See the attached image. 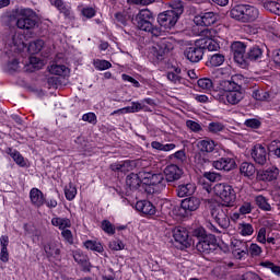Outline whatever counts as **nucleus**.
I'll list each match as a JSON object with an SVG mask.
<instances>
[{"label": "nucleus", "instance_id": "f257e3e1", "mask_svg": "<svg viewBox=\"0 0 280 280\" xmlns=\"http://www.w3.org/2000/svg\"><path fill=\"white\" fill-rule=\"evenodd\" d=\"M243 74H234L229 80L220 81V89L215 95V100L224 106H236L242 100H244V90L242 89L244 84Z\"/></svg>", "mask_w": 280, "mask_h": 280}, {"label": "nucleus", "instance_id": "f03ea898", "mask_svg": "<svg viewBox=\"0 0 280 280\" xmlns=\"http://www.w3.org/2000/svg\"><path fill=\"white\" fill-rule=\"evenodd\" d=\"M155 21L154 13L149 9H141L131 18V23L137 30L150 34L153 38H159V36H163V30L154 25Z\"/></svg>", "mask_w": 280, "mask_h": 280}, {"label": "nucleus", "instance_id": "7ed1b4c3", "mask_svg": "<svg viewBox=\"0 0 280 280\" xmlns=\"http://www.w3.org/2000/svg\"><path fill=\"white\" fill-rule=\"evenodd\" d=\"M194 245L199 253L203 255H211L215 253L220 245L218 244V238L213 234H207L205 228H197L192 231Z\"/></svg>", "mask_w": 280, "mask_h": 280}, {"label": "nucleus", "instance_id": "20e7f679", "mask_svg": "<svg viewBox=\"0 0 280 280\" xmlns=\"http://www.w3.org/2000/svg\"><path fill=\"white\" fill-rule=\"evenodd\" d=\"M170 8L158 15V23L164 30H172L178 23V19L185 12V3L182 0H175L171 2Z\"/></svg>", "mask_w": 280, "mask_h": 280}, {"label": "nucleus", "instance_id": "39448f33", "mask_svg": "<svg viewBox=\"0 0 280 280\" xmlns=\"http://www.w3.org/2000/svg\"><path fill=\"white\" fill-rule=\"evenodd\" d=\"M142 178V187L148 194H161L166 187L165 176L161 173L145 172L140 175Z\"/></svg>", "mask_w": 280, "mask_h": 280}, {"label": "nucleus", "instance_id": "423d86ee", "mask_svg": "<svg viewBox=\"0 0 280 280\" xmlns=\"http://www.w3.org/2000/svg\"><path fill=\"white\" fill-rule=\"evenodd\" d=\"M230 16L240 23H255L259 19V9L250 4H236L231 9Z\"/></svg>", "mask_w": 280, "mask_h": 280}, {"label": "nucleus", "instance_id": "0eeeda50", "mask_svg": "<svg viewBox=\"0 0 280 280\" xmlns=\"http://www.w3.org/2000/svg\"><path fill=\"white\" fill-rule=\"evenodd\" d=\"M16 27L30 32L38 25V14L34 9L23 8L16 13Z\"/></svg>", "mask_w": 280, "mask_h": 280}, {"label": "nucleus", "instance_id": "6e6552de", "mask_svg": "<svg viewBox=\"0 0 280 280\" xmlns=\"http://www.w3.org/2000/svg\"><path fill=\"white\" fill-rule=\"evenodd\" d=\"M214 195L222 200L223 207H233L235 200H237V194L233 186L226 183L215 184L213 187Z\"/></svg>", "mask_w": 280, "mask_h": 280}, {"label": "nucleus", "instance_id": "1a4fd4ad", "mask_svg": "<svg viewBox=\"0 0 280 280\" xmlns=\"http://www.w3.org/2000/svg\"><path fill=\"white\" fill-rule=\"evenodd\" d=\"M200 198L198 197H187L182 200L180 206H176L173 210L176 218H189L190 213L198 211L200 209Z\"/></svg>", "mask_w": 280, "mask_h": 280}, {"label": "nucleus", "instance_id": "9d476101", "mask_svg": "<svg viewBox=\"0 0 280 280\" xmlns=\"http://www.w3.org/2000/svg\"><path fill=\"white\" fill-rule=\"evenodd\" d=\"M174 49V39L170 37L161 38L153 47V58L155 62H162L165 60V55L170 54Z\"/></svg>", "mask_w": 280, "mask_h": 280}, {"label": "nucleus", "instance_id": "9b49d317", "mask_svg": "<svg viewBox=\"0 0 280 280\" xmlns=\"http://www.w3.org/2000/svg\"><path fill=\"white\" fill-rule=\"evenodd\" d=\"M211 217L220 229H229L231 226V219L229 217V207L215 206L211 209Z\"/></svg>", "mask_w": 280, "mask_h": 280}, {"label": "nucleus", "instance_id": "f8f14e48", "mask_svg": "<svg viewBox=\"0 0 280 280\" xmlns=\"http://www.w3.org/2000/svg\"><path fill=\"white\" fill-rule=\"evenodd\" d=\"M212 167L223 172H232V170L237 167V162H235L233 154L223 155L222 158H219L212 162Z\"/></svg>", "mask_w": 280, "mask_h": 280}, {"label": "nucleus", "instance_id": "ddd939ff", "mask_svg": "<svg viewBox=\"0 0 280 280\" xmlns=\"http://www.w3.org/2000/svg\"><path fill=\"white\" fill-rule=\"evenodd\" d=\"M234 61L241 67L246 65V44L244 42H233L231 45Z\"/></svg>", "mask_w": 280, "mask_h": 280}, {"label": "nucleus", "instance_id": "4468645a", "mask_svg": "<svg viewBox=\"0 0 280 280\" xmlns=\"http://www.w3.org/2000/svg\"><path fill=\"white\" fill-rule=\"evenodd\" d=\"M184 56L189 62H200L202 56H205V50L202 46L198 44V39L195 42L194 46L187 47L184 51Z\"/></svg>", "mask_w": 280, "mask_h": 280}, {"label": "nucleus", "instance_id": "2eb2a0df", "mask_svg": "<svg viewBox=\"0 0 280 280\" xmlns=\"http://www.w3.org/2000/svg\"><path fill=\"white\" fill-rule=\"evenodd\" d=\"M218 22V14L213 11L203 12L195 16L194 23L201 27H211Z\"/></svg>", "mask_w": 280, "mask_h": 280}, {"label": "nucleus", "instance_id": "dca6fc26", "mask_svg": "<svg viewBox=\"0 0 280 280\" xmlns=\"http://www.w3.org/2000/svg\"><path fill=\"white\" fill-rule=\"evenodd\" d=\"M279 178V168L277 166H269L257 172L256 179L262 183H272Z\"/></svg>", "mask_w": 280, "mask_h": 280}, {"label": "nucleus", "instance_id": "f3484780", "mask_svg": "<svg viewBox=\"0 0 280 280\" xmlns=\"http://www.w3.org/2000/svg\"><path fill=\"white\" fill-rule=\"evenodd\" d=\"M59 14H62L66 21H75V13L71 5L65 3V0H52V4Z\"/></svg>", "mask_w": 280, "mask_h": 280}, {"label": "nucleus", "instance_id": "a211bd4d", "mask_svg": "<svg viewBox=\"0 0 280 280\" xmlns=\"http://www.w3.org/2000/svg\"><path fill=\"white\" fill-rule=\"evenodd\" d=\"M232 255L235 259H244L248 256V245L246 242L234 238L231 242Z\"/></svg>", "mask_w": 280, "mask_h": 280}, {"label": "nucleus", "instance_id": "6ab92c4d", "mask_svg": "<svg viewBox=\"0 0 280 280\" xmlns=\"http://www.w3.org/2000/svg\"><path fill=\"white\" fill-rule=\"evenodd\" d=\"M250 155L257 165H266L268 163V150L261 144H255Z\"/></svg>", "mask_w": 280, "mask_h": 280}, {"label": "nucleus", "instance_id": "aec40b11", "mask_svg": "<svg viewBox=\"0 0 280 280\" xmlns=\"http://www.w3.org/2000/svg\"><path fill=\"white\" fill-rule=\"evenodd\" d=\"M173 237L175 242L180 244V246H184V248H188V246H191V243H189V231H187L184 226H177L173 230Z\"/></svg>", "mask_w": 280, "mask_h": 280}, {"label": "nucleus", "instance_id": "412c9836", "mask_svg": "<svg viewBox=\"0 0 280 280\" xmlns=\"http://www.w3.org/2000/svg\"><path fill=\"white\" fill-rule=\"evenodd\" d=\"M164 174L165 183H174L175 180H180V176H183V168L176 164H171L165 167Z\"/></svg>", "mask_w": 280, "mask_h": 280}, {"label": "nucleus", "instance_id": "4be33fe9", "mask_svg": "<svg viewBox=\"0 0 280 280\" xmlns=\"http://www.w3.org/2000/svg\"><path fill=\"white\" fill-rule=\"evenodd\" d=\"M30 200L33 207L35 209H40L42 207H45L46 197L45 194L42 192L40 189L34 187L30 190Z\"/></svg>", "mask_w": 280, "mask_h": 280}, {"label": "nucleus", "instance_id": "5701e85b", "mask_svg": "<svg viewBox=\"0 0 280 280\" xmlns=\"http://www.w3.org/2000/svg\"><path fill=\"white\" fill-rule=\"evenodd\" d=\"M136 210L142 213V215H156V207L150 200L137 201Z\"/></svg>", "mask_w": 280, "mask_h": 280}, {"label": "nucleus", "instance_id": "b1692460", "mask_svg": "<svg viewBox=\"0 0 280 280\" xmlns=\"http://www.w3.org/2000/svg\"><path fill=\"white\" fill-rule=\"evenodd\" d=\"M141 174H143V171L127 175L126 185L131 191H135L136 189L140 188L141 185H143V177H141Z\"/></svg>", "mask_w": 280, "mask_h": 280}, {"label": "nucleus", "instance_id": "393cba45", "mask_svg": "<svg viewBox=\"0 0 280 280\" xmlns=\"http://www.w3.org/2000/svg\"><path fill=\"white\" fill-rule=\"evenodd\" d=\"M44 252L46 253V257L48 259H59L60 253H62L60 249V244L54 241H50L44 245Z\"/></svg>", "mask_w": 280, "mask_h": 280}, {"label": "nucleus", "instance_id": "a878e982", "mask_svg": "<svg viewBox=\"0 0 280 280\" xmlns=\"http://www.w3.org/2000/svg\"><path fill=\"white\" fill-rule=\"evenodd\" d=\"M73 259L77 264H79V266H81L83 272L91 271V261H89V256L82 250H74Z\"/></svg>", "mask_w": 280, "mask_h": 280}, {"label": "nucleus", "instance_id": "bb28decb", "mask_svg": "<svg viewBox=\"0 0 280 280\" xmlns=\"http://www.w3.org/2000/svg\"><path fill=\"white\" fill-rule=\"evenodd\" d=\"M0 246V261H2V264H8V261H10V252H8V246H10V236L1 235Z\"/></svg>", "mask_w": 280, "mask_h": 280}, {"label": "nucleus", "instance_id": "cd10ccee", "mask_svg": "<svg viewBox=\"0 0 280 280\" xmlns=\"http://www.w3.org/2000/svg\"><path fill=\"white\" fill-rule=\"evenodd\" d=\"M5 154L11 156V159L16 165H19V167H27V161H25V158L23 154H21V152H19V150L13 149L12 147H8L5 149Z\"/></svg>", "mask_w": 280, "mask_h": 280}, {"label": "nucleus", "instance_id": "c85d7f7f", "mask_svg": "<svg viewBox=\"0 0 280 280\" xmlns=\"http://www.w3.org/2000/svg\"><path fill=\"white\" fill-rule=\"evenodd\" d=\"M176 194L178 198H187L188 196H194V194H196V184L187 183L178 185L176 188Z\"/></svg>", "mask_w": 280, "mask_h": 280}, {"label": "nucleus", "instance_id": "c756f323", "mask_svg": "<svg viewBox=\"0 0 280 280\" xmlns=\"http://www.w3.org/2000/svg\"><path fill=\"white\" fill-rule=\"evenodd\" d=\"M256 172H257V168L255 167V164H253L252 162H243L240 165L241 176H244L245 178H249V180H253V178H255Z\"/></svg>", "mask_w": 280, "mask_h": 280}, {"label": "nucleus", "instance_id": "7c9ffc66", "mask_svg": "<svg viewBox=\"0 0 280 280\" xmlns=\"http://www.w3.org/2000/svg\"><path fill=\"white\" fill-rule=\"evenodd\" d=\"M261 58H264V49L259 46H252L246 52L245 63H247L248 60H250V62H255L257 60H261Z\"/></svg>", "mask_w": 280, "mask_h": 280}, {"label": "nucleus", "instance_id": "2f4dec72", "mask_svg": "<svg viewBox=\"0 0 280 280\" xmlns=\"http://www.w3.org/2000/svg\"><path fill=\"white\" fill-rule=\"evenodd\" d=\"M84 248L86 250H92V253H98V255H104V245L100 241L86 240L83 242Z\"/></svg>", "mask_w": 280, "mask_h": 280}, {"label": "nucleus", "instance_id": "473e14b6", "mask_svg": "<svg viewBox=\"0 0 280 280\" xmlns=\"http://www.w3.org/2000/svg\"><path fill=\"white\" fill-rule=\"evenodd\" d=\"M198 45L202 47L203 51H218L220 49V43L215 38L198 39Z\"/></svg>", "mask_w": 280, "mask_h": 280}, {"label": "nucleus", "instance_id": "72a5a7b5", "mask_svg": "<svg viewBox=\"0 0 280 280\" xmlns=\"http://www.w3.org/2000/svg\"><path fill=\"white\" fill-rule=\"evenodd\" d=\"M50 223L59 229V231H67L68 229H71V219L69 218H60V217H54L50 221Z\"/></svg>", "mask_w": 280, "mask_h": 280}, {"label": "nucleus", "instance_id": "f704fd0d", "mask_svg": "<svg viewBox=\"0 0 280 280\" xmlns=\"http://www.w3.org/2000/svg\"><path fill=\"white\" fill-rule=\"evenodd\" d=\"M131 16L126 11H119L114 14V21L117 27H126Z\"/></svg>", "mask_w": 280, "mask_h": 280}, {"label": "nucleus", "instance_id": "c9c22d12", "mask_svg": "<svg viewBox=\"0 0 280 280\" xmlns=\"http://www.w3.org/2000/svg\"><path fill=\"white\" fill-rule=\"evenodd\" d=\"M197 148L200 150L201 153H210L215 150V141L206 138L203 140H200L197 144Z\"/></svg>", "mask_w": 280, "mask_h": 280}, {"label": "nucleus", "instance_id": "e433bc0d", "mask_svg": "<svg viewBox=\"0 0 280 280\" xmlns=\"http://www.w3.org/2000/svg\"><path fill=\"white\" fill-rule=\"evenodd\" d=\"M44 45L45 42H43V39L31 42L28 46H26L27 52L31 54V56H36V54H40V51H43Z\"/></svg>", "mask_w": 280, "mask_h": 280}, {"label": "nucleus", "instance_id": "4c0bfd02", "mask_svg": "<svg viewBox=\"0 0 280 280\" xmlns=\"http://www.w3.org/2000/svg\"><path fill=\"white\" fill-rule=\"evenodd\" d=\"M39 69H43V60L38 57L31 56L28 65L26 66V71L34 73V71H39Z\"/></svg>", "mask_w": 280, "mask_h": 280}, {"label": "nucleus", "instance_id": "58836bf2", "mask_svg": "<svg viewBox=\"0 0 280 280\" xmlns=\"http://www.w3.org/2000/svg\"><path fill=\"white\" fill-rule=\"evenodd\" d=\"M12 44L19 51H22V49L27 48V44H25V36L23 34H14L12 35Z\"/></svg>", "mask_w": 280, "mask_h": 280}, {"label": "nucleus", "instance_id": "ea45409f", "mask_svg": "<svg viewBox=\"0 0 280 280\" xmlns=\"http://www.w3.org/2000/svg\"><path fill=\"white\" fill-rule=\"evenodd\" d=\"M225 60L226 57H224L223 54L217 52L209 57L208 62L210 63V67H222Z\"/></svg>", "mask_w": 280, "mask_h": 280}, {"label": "nucleus", "instance_id": "a19ab883", "mask_svg": "<svg viewBox=\"0 0 280 280\" xmlns=\"http://www.w3.org/2000/svg\"><path fill=\"white\" fill-rule=\"evenodd\" d=\"M238 232L243 237H248L255 233V229L253 228V224L242 222L238 224Z\"/></svg>", "mask_w": 280, "mask_h": 280}, {"label": "nucleus", "instance_id": "79ce46f5", "mask_svg": "<svg viewBox=\"0 0 280 280\" xmlns=\"http://www.w3.org/2000/svg\"><path fill=\"white\" fill-rule=\"evenodd\" d=\"M75 196H78V188L70 182L69 185L65 187V197L71 202V200H75Z\"/></svg>", "mask_w": 280, "mask_h": 280}, {"label": "nucleus", "instance_id": "37998d69", "mask_svg": "<svg viewBox=\"0 0 280 280\" xmlns=\"http://www.w3.org/2000/svg\"><path fill=\"white\" fill-rule=\"evenodd\" d=\"M93 66L96 71H106L113 68V63L106 59H96L93 61Z\"/></svg>", "mask_w": 280, "mask_h": 280}, {"label": "nucleus", "instance_id": "c03bdc74", "mask_svg": "<svg viewBox=\"0 0 280 280\" xmlns=\"http://www.w3.org/2000/svg\"><path fill=\"white\" fill-rule=\"evenodd\" d=\"M255 202L261 211H272V207L268 203V199L262 195H258Z\"/></svg>", "mask_w": 280, "mask_h": 280}, {"label": "nucleus", "instance_id": "a18cd8bd", "mask_svg": "<svg viewBox=\"0 0 280 280\" xmlns=\"http://www.w3.org/2000/svg\"><path fill=\"white\" fill-rule=\"evenodd\" d=\"M197 86L207 93L213 90V81L209 78H201L197 81Z\"/></svg>", "mask_w": 280, "mask_h": 280}, {"label": "nucleus", "instance_id": "49530a36", "mask_svg": "<svg viewBox=\"0 0 280 280\" xmlns=\"http://www.w3.org/2000/svg\"><path fill=\"white\" fill-rule=\"evenodd\" d=\"M265 10H268L272 14H279L280 12V3L272 0H267L264 2Z\"/></svg>", "mask_w": 280, "mask_h": 280}, {"label": "nucleus", "instance_id": "de8ad7c7", "mask_svg": "<svg viewBox=\"0 0 280 280\" xmlns=\"http://www.w3.org/2000/svg\"><path fill=\"white\" fill-rule=\"evenodd\" d=\"M101 229L106 235H115L117 231V228L106 219L101 222Z\"/></svg>", "mask_w": 280, "mask_h": 280}, {"label": "nucleus", "instance_id": "09e8293b", "mask_svg": "<svg viewBox=\"0 0 280 280\" xmlns=\"http://www.w3.org/2000/svg\"><path fill=\"white\" fill-rule=\"evenodd\" d=\"M69 68H67V66L65 65H52L50 66V73H52V75H67V70Z\"/></svg>", "mask_w": 280, "mask_h": 280}, {"label": "nucleus", "instance_id": "8fccbe9b", "mask_svg": "<svg viewBox=\"0 0 280 280\" xmlns=\"http://www.w3.org/2000/svg\"><path fill=\"white\" fill-rule=\"evenodd\" d=\"M268 152L269 154H273V156H277L280 159V141L279 140H273L271 143L268 145Z\"/></svg>", "mask_w": 280, "mask_h": 280}, {"label": "nucleus", "instance_id": "3c124183", "mask_svg": "<svg viewBox=\"0 0 280 280\" xmlns=\"http://www.w3.org/2000/svg\"><path fill=\"white\" fill-rule=\"evenodd\" d=\"M96 14L97 11L93 7H84L81 9V16H83V19H94Z\"/></svg>", "mask_w": 280, "mask_h": 280}, {"label": "nucleus", "instance_id": "603ef678", "mask_svg": "<svg viewBox=\"0 0 280 280\" xmlns=\"http://www.w3.org/2000/svg\"><path fill=\"white\" fill-rule=\"evenodd\" d=\"M82 121H88L92 126H97V115L93 112H89L82 115Z\"/></svg>", "mask_w": 280, "mask_h": 280}, {"label": "nucleus", "instance_id": "864d4df0", "mask_svg": "<svg viewBox=\"0 0 280 280\" xmlns=\"http://www.w3.org/2000/svg\"><path fill=\"white\" fill-rule=\"evenodd\" d=\"M195 163L196 165H199V167H205L209 164V159L205 156V153L198 152L195 154Z\"/></svg>", "mask_w": 280, "mask_h": 280}, {"label": "nucleus", "instance_id": "5fc2aeb1", "mask_svg": "<svg viewBox=\"0 0 280 280\" xmlns=\"http://www.w3.org/2000/svg\"><path fill=\"white\" fill-rule=\"evenodd\" d=\"M142 102L137 101V102H131L130 106H127L125 110H127V115L131 113H141L142 108Z\"/></svg>", "mask_w": 280, "mask_h": 280}, {"label": "nucleus", "instance_id": "6e6d98bb", "mask_svg": "<svg viewBox=\"0 0 280 280\" xmlns=\"http://www.w3.org/2000/svg\"><path fill=\"white\" fill-rule=\"evenodd\" d=\"M248 253L250 257H259L261 253H264V249H261V246H259L258 244L252 243Z\"/></svg>", "mask_w": 280, "mask_h": 280}, {"label": "nucleus", "instance_id": "4d7b16f0", "mask_svg": "<svg viewBox=\"0 0 280 280\" xmlns=\"http://www.w3.org/2000/svg\"><path fill=\"white\" fill-rule=\"evenodd\" d=\"M209 132H212V135H218V132H222L224 130V125L222 122H210L208 125Z\"/></svg>", "mask_w": 280, "mask_h": 280}, {"label": "nucleus", "instance_id": "13d9d810", "mask_svg": "<svg viewBox=\"0 0 280 280\" xmlns=\"http://www.w3.org/2000/svg\"><path fill=\"white\" fill-rule=\"evenodd\" d=\"M203 178L210 180V183H215L218 180H222V174L215 172H206L203 173Z\"/></svg>", "mask_w": 280, "mask_h": 280}, {"label": "nucleus", "instance_id": "bf43d9fd", "mask_svg": "<svg viewBox=\"0 0 280 280\" xmlns=\"http://www.w3.org/2000/svg\"><path fill=\"white\" fill-rule=\"evenodd\" d=\"M245 126L253 130H258V128H261V121L257 118H249L245 120Z\"/></svg>", "mask_w": 280, "mask_h": 280}, {"label": "nucleus", "instance_id": "052dcab7", "mask_svg": "<svg viewBox=\"0 0 280 280\" xmlns=\"http://www.w3.org/2000/svg\"><path fill=\"white\" fill-rule=\"evenodd\" d=\"M61 237H63V241L66 242V244H69L70 246H73V232H71V230H63L61 231Z\"/></svg>", "mask_w": 280, "mask_h": 280}, {"label": "nucleus", "instance_id": "680f3d73", "mask_svg": "<svg viewBox=\"0 0 280 280\" xmlns=\"http://www.w3.org/2000/svg\"><path fill=\"white\" fill-rule=\"evenodd\" d=\"M252 96L254 97V100H257L258 102H264L268 100V92L264 90H255Z\"/></svg>", "mask_w": 280, "mask_h": 280}, {"label": "nucleus", "instance_id": "e2e57ef3", "mask_svg": "<svg viewBox=\"0 0 280 280\" xmlns=\"http://www.w3.org/2000/svg\"><path fill=\"white\" fill-rule=\"evenodd\" d=\"M121 80L124 82H130V84H132V86H135V89H141V83H139V81L137 79L130 77V74L122 73Z\"/></svg>", "mask_w": 280, "mask_h": 280}, {"label": "nucleus", "instance_id": "0e129e2a", "mask_svg": "<svg viewBox=\"0 0 280 280\" xmlns=\"http://www.w3.org/2000/svg\"><path fill=\"white\" fill-rule=\"evenodd\" d=\"M110 250H124L126 248V245L124 244V241L121 240H115L109 243Z\"/></svg>", "mask_w": 280, "mask_h": 280}, {"label": "nucleus", "instance_id": "69168bd1", "mask_svg": "<svg viewBox=\"0 0 280 280\" xmlns=\"http://www.w3.org/2000/svg\"><path fill=\"white\" fill-rule=\"evenodd\" d=\"M238 211L241 215H248V213L253 212V205L250 202H244Z\"/></svg>", "mask_w": 280, "mask_h": 280}, {"label": "nucleus", "instance_id": "338daca9", "mask_svg": "<svg viewBox=\"0 0 280 280\" xmlns=\"http://www.w3.org/2000/svg\"><path fill=\"white\" fill-rule=\"evenodd\" d=\"M186 126L192 132H200L202 130V126H200V124L196 122L195 120H187Z\"/></svg>", "mask_w": 280, "mask_h": 280}, {"label": "nucleus", "instance_id": "774afa93", "mask_svg": "<svg viewBox=\"0 0 280 280\" xmlns=\"http://www.w3.org/2000/svg\"><path fill=\"white\" fill-rule=\"evenodd\" d=\"M272 62L277 68L280 67V48L272 51Z\"/></svg>", "mask_w": 280, "mask_h": 280}]
</instances>
